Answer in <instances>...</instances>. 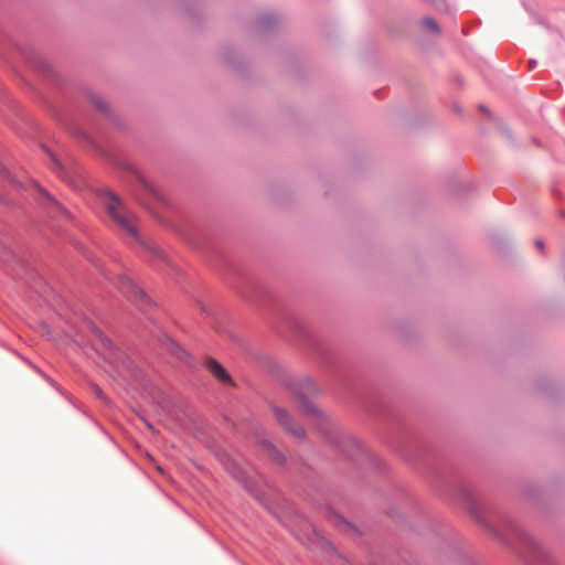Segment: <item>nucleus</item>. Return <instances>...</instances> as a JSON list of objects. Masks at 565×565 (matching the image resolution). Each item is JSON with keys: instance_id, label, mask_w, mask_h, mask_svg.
Here are the masks:
<instances>
[{"instance_id": "nucleus-26", "label": "nucleus", "mask_w": 565, "mask_h": 565, "mask_svg": "<svg viewBox=\"0 0 565 565\" xmlns=\"http://www.w3.org/2000/svg\"><path fill=\"white\" fill-rule=\"evenodd\" d=\"M479 108H480V110H481L483 114H489V110H488V108H487L486 106L480 105V107H479Z\"/></svg>"}, {"instance_id": "nucleus-24", "label": "nucleus", "mask_w": 565, "mask_h": 565, "mask_svg": "<svg viewBox=\"0 0 565 565\" xmlns=\"http://www.w3.org/2000/svg\"><path fill=\"white\" fill-rule=\"evenodd\" d=\"M78 134H79V137H82L83 139L90 142V137L86 132L79 131Z\"/></svg>"}, {"instance_id": "nucleus-16", "label": "nucleus", "mask_w": 565, "mask_h": 565, "mask_svg": "<svg viewBox=\"0 0 565 565\" xmlns=\"http://www.w3.org/2000/svg\"><path fill=\"white\" fill-rule=\"evenodd\" d=\"M90 103L103 114L109 116V107L106 102H104L100 97L96 96L95 94H89L88 96Z\"/></svg>"}, {"instance_id": "nucleus-14", "label": "nucleus", "mask_w": 565, "mask_h": 565, "mask_svg": "<svg viewBox=\"0 0 565 565\" xmlns=\"http://www.w3.org/2000/svg\"><path fill=\"white\" fill-rule=\"evenodd\" d=\"M328 518L331 522L334 523L335 526L340 527L341 530L352 531V532L355 531V527L353 526V524L348 522L344 518H342L334 511H330L328 514Z\"/></svg>"}, {"instance_id": "nucleus-17", "label": "nucleus", "mask_w": 565, "mask_h": 565, "mask_svg": "<svg viewBox=\"0 0 565 565\" xmlns=\"http://www.w3.org/2000/svg\"><path fill=\"white\" fill-rule=\"evenodd\" d=\"M39 191H40L41 195H42V196H43V198H44L49 203H51V204H52V205H53L57 211L64 212L63 206H62V205H61V204H60V203H58V202H57L53 196H51V194H50L46 190H44V189H42V188H40V186H39Z\"/></svg>"}, {"instance_id": "nucleus-6", "label": "nucleus", "mask_w": 565, "mask_h": 565, "mask_svg": "<svg viewBox=\"0 0 565 565\" xmlns=\"http://www.w3.org/2000/svg\"><path fill=\"white\" fill-rule=\"evenodd\" d=\"M274 417L277 420V423L292 437L295 438H303L306 435V431L301 425H298L290 413L279 406L273 407Z\"/></svg>"}, {"instance_id": "nucleus-25", "label": "nucleus", "mask_w": 565, "mask_h": 565, "mask_svg": "<svg viewBox=\"0 0 565 565\" xmlns=\"http://www.w3.org/2000/svg\"><path fill=\"white\" fill-rule=\"evenodd\" d=\"M535 245L541 250L544 248V243L542 241H536Z\"/></svg>"}, {"instance_id": "nucleus-10", "label": "nucleus", "mask_w": 565, "mask_h": 565, "mask_svg": "<svg viewBox=\"0 0 565 565\" xmlns=\"http://www.w3.org/2000/svg\"><path fill=\"white\" fill-rule=\"evenodd\" d=\"M8 255L12 258L15 267L11 269V274L15 279L23 280L24 282H29L26 276L31 275L30 265L20 256L15 255L11 250L8 252Z\"/></svg>"}, {"instance_id": "nucleus-8", "label": "nucleus", "mask_w": 565, "mask_h": 565, "mask_svg": "<svg viewBox=\"0 0 565 565\" xmlns=\"http://www.w3.org/2000/svg\"><path fill=\"white\" fill-rule=\"evenodd\" d=\"M258 443L262 452L273 462L281 467L287 463L286 456L270 440L263 438Z\"/></svg>"}, {"instance_id": "nucleus-12", "label": "nucleus", "mask_w": 565, "mask_h": 565, "mask_svg": "<svg viewBox=\"0 0 565 565\" xmlns=\"http://www.w3.org/2000/svg\"><path fill=\"white\" fill-rule=\"evenodd\" d=\"M51 159L52 169L66 182L75 186L74 180L68 173V171L64 168V166L60 162V160L55 157L53 152L49 149L44 148Z\"/></svg>"}, {"instance_id": "nucleus-19", "label": "nucleus", "mask_w": 565, "mask_h": 565, "mask_svg": "<svg viewBox=\"0 0 565 565\" xmlns=\"http://www.w3.org/2000/svg\"><path fill=\"white\" fill-rule=\"evenodd\" d=\"M126 169L134 175L136 177L143 185L146 189H148L149 191L152 192V189L150 188V185L142 180L141 175L139 174V172L131 166V164H127L126 166Z\"/></svg>"}, {"instance_id": "nucleus-2", "label": "nucleus", "mask_w": 565, "mask_h": 565, "mask_svg": "<svg viewBox=\"0 0 565 565\" xmlns=\"http://www.w3.org/2000/svg\"><path fill=\"white\" fill-rule=\"evenodd\" d=\"M289 391L295 395L300 411L310 418L320 434L345 458L356 465L371 459V454L351 435L344 433L333 424L311 401L310 397L318 392L316 383L309 379H292L287 383Z\"/></svg>"}, {"instance_id": "nucleus-7", "label": "nucleus", "mask_w": 565, "mask_h": 565, "mask_svg": "<svg viewBox=\"0 0 565 565\" xmlns=\"http://www.w3.org/2000/svg\"><path fill=\"white\" fill-rule=\"evenodd\" d=\"M18 50L31 64H33L41 72L45 73L46 75L54 74L51 64L34 50L24 49L21 46H18Z\"/></svg>"}, {"instance_id": "nucleus-13", "label": "nucleus", "mask_w": 565, "mask_h": 565, "mask_svg": "<svg viewBox=\"0 0 565 565\" xmlns=\"http://www.w3.org/2000/svg\"><path fill=\"white\" fill-rule=\"evenodd\" d=\"M278 22V19L275 13L268 12L258 17L257 19V28L264 31L271 30Z\"/></svg>"}, {"instance_id": "nucleus-22", "label": "nucleus", "mask_w": 565, "mask_h": 565, "mask_svg": "<svg viewBox=\"0 0 565 565\" xmlns=\"http://www.w3.org/2000/svg\"><path fill=\"white\" fill-rule=\"evenodd\" d=\"M93 390H94V393L97 395L98 398L100 399H105V394L104 392L100 390V387H98L97 385H94L93 386Z\"/></svg>"}, {"instance_id": "nucleus-21", "label": "nucleus", "mask_w": 565, "mask_h": 565, "mask_svg": "<svg viewBox=\"0 0 565 565\" xmlns=\"http://www.w3.org/2000/svg\"><path fill=\"white\" fill-rule=\"evenodd\" d=\"M430 2L438 11H448V7L445 0H427Z\"/></svg>"}, {"instance_id": "nucleus-28", "label": "nucleus", "mask_w": 565, "mask_h": 565, "mask_svg": "<svg viewBox=\"0 0 565 565\" xmlns=\"http://www.w3.org/2000/svg\"><path fill=\"white\" fill-rule=\"evenodd\" d=\"M26 279H28V281H29V282H26V284H28V285H30V286H31V288H35V287H34V285H32V282H31V278H30L29 276H26Z\"/></svg>"}, {"instance_id": "nucleus-1", "label": "nucleus", "mask_w": 565, "mask_h": 565, "mask_svg": "<svg viewBox=\"0 0 565 565\" xmlns=\"http://www.w3.org/2000/svg\"><path fill=\"white\" fill-rule=\"evenodd\" d=\"M451 491L478 524L515 552L526 565H553L550 554L509 515L493 511L461 482L454 484Z\"/></svg>"}, {"instance_id": "nucleus-20", "label": "nucleus", "mask_w": 565, "mask_h": 565, "mask_svg": "<svg viewBox=\"0 0 565 565\" xmlns=\"http://www.w3.org/2000/svg\"><path fill=\"white\" fill-rule=\"evenodd\" d=\"M0 174L4 179L9 180L10 182H12V183H14L17 185H20V183L12 178L10 171L1 162H0Z\"/></svg>"}, {"instance_id": "nucleus-18", "label": "nucleus", "mask_w": 565, "mask_h": 565, "mask_svg": "<svg viewBox=\"0 0 565 565\" xmlns=\"http://www.w3.org/2000/svg\"><path fill=\"white\" fill-rule=\"evenodd\" d=\"M422 23L424 26H426L427 29L431 30L435 33L440 32L438 23L433 18L426 17L423 19Z\"/></svg>"}, {"instance_id": "nucleus-4", "label": "nucleus", "mask_w": 565, "mask_h": 565, "mask_svg": "<svg viewBox=\"0 0 565 565\" xmlns=\"http://www.w3.org/2000/svg\"><path fill=\"white\" fill-rule=\"evenodd\" d=\"M98 195L108 216L120 233L134 241H139V233L135 225V215L128 211L124 201L107 188L99 190Z\"/></svg>"}, {"instance_id": "nucleus-11", "label": "nucleus", "mask_w": 565, "mask_h": 565, "mask_svg": "<svg viewBox=\"0 0 565 565\" xmlns=\"http://www.w3.org/2000/svg\"><path fill=\"white\" fill-rule=\"evenodd\" d=\"M206 367L218 381L223 383L231 382L230 374L216 360L207 359Z\"/></svg>"}, {"instance_id": "nucleus-15", "label": "nucleus", "mask_w": 565, "mask_h": 565, "mask_svg": "<svg viewBox=\"0 0 565 565\" xmlns=\"http://www.w3.org/2000/svg\"><path fill=\"white\" fill-rule=\"evenodd\" d=\"M168 349L169 351L175 355L181 361H186L188 353L183 348H181L175 341L169 339L168 340Z\"/></svg>"}, {"instance_id": "nucleus-5", "label": "nucleus", "mask_w": 565, "mask_h": 565, "mask_svg": "<svg viewBox=\"0 0 565 565\" xmlns=\"http://www.w3.org/2000/svg\"><path fill=\"white\" fill-rule=\"evenodd\" d=\"M116 286L122 295L136 303L150 302V299L146 292L126 275H121L117 278Z\"/></svg>"}, {"instance_id": "nucleus-27", "label": "nucleus", "mask_w": 565, "mask_h": 565, "mask_svg": "<svg viewBox=\"0 0 565 565\" xmlns=\"http://www.w3.org/2000/svg\"><path fill=\"white\" fill-rule=\"evenodd\" d=\"M452 108L455 111H461V108L457 104H455Z\"/></svg>"}, {"instance_id": "nucleus-23", "label": "nucleus", "mask_w": 565, "mask_h": 565, "mask_svg": "<svg viewBox=\"0 0 565 565\" xmlns=\"http://www.w3.org/2000/svg\"><path fill=\"white\" fill-rule=\"evenodd\" d=\"M295 328L299 329V331H303L305 332V326L302 324V322H295Z\"/></svg>"}, {"instance_id": "nucleus-9", "label": "nucleus", "mask_w": 565, "mask_h": 565, "mask_svg": "<svg viewBox=\"0 0 565 565\" xmlns=\"http://www.w3.org/2000/svg\"><path fill=\"white\" fill-rule=\"evenodd\" d=\"M225 469L252 493L254 488L249 482V478L245 470L233 459L227 458L224 462Z\"/></svg>"}, {"instance_id": "nucleus-3", "label": "nucleus", "mask_w": 565, "mask_h": 565, "mask_svg": "<svg viewBox=\"0 0 565 565\" xmlns=\"http://www.w3.org/2000/svg\"><path fill=\"white\" fill-rule=\"evenodd\" d=\"M90 327L94 334V347L104 360L114 367L119 376L131 377L136 382H141L143 373L138 365L98 328L93 324Z\"/></svg>"}]
</instances>
